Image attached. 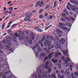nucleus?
Wrapping results in <instances>:
<instances>
[{
	"label": "nucleus",
	"instance_id": "nucleus-48",
	"mask_svg": "<svg viewBox=\"0 0 78 78\" xmlns=\"http://www.w3.org/2000/svg\"><path fill=\"white\" fill-rule=\"evenodd\" d=\"M50 36L49 35H48V34L46 35V37L48 39L46 40H47L48 39H48H49V38H50Z\"/></svg>",
	"mask_w": 78,
	"mask_h": 78
},
{
	"label": "nucleus",
	"instance_id": "nucleus-13",
	"mask_svg": "<svg viewBox=\"0 0 78 78\" xmlns=\"http://www.w3.org/2000/svg\"><path fill=\"white\" fill-rule=\"evenodd\" d=\"M30 37L32 38V40H34V34L31 33L30 34Z\"/></svg>",
	"mask_w": 78,
	"mask_h": 78
},
{
	"label": "nucleus",
	"instance_id": "nucleus-3",
	"mask_svg": "<svg viewBox=\"0 0 78 78\" xmlns=\"http://www.w3.org/2000/svg\"><path fill=\"white\" fill-rule=\"evenodd\" d=\"M53 42L55 44V48L57 49H59L60 50H62V48L60 47H58L59 46V43L58 42L56 41L55 39L53 40Z\"/></svg>",
	"mask_w": 78,
	"mask_h": 78
},
{
	"label": "nucleus",
	"instance_id": "nucleus-27",
	"mask_svg": "<svg viewBox=\"0 0 78 78\" xmlns=\"http://www.w3.org/2000/svg\"><path fill=\"white\" fill-rule=\"evenodd\" d=\"M45 55V54L44 53H42L40 55V56H41L42 57H44Z\"/></svg>",
	"mask_w": 78,
	"mask_h": 78
},
{
	"label": "nucleus",
	"instance_id": "nucleus-33",
	"mask_svg": "<svg viewBox=\"0 0 78 78\" xmlns=\"http://www.w3.org/2000/svg\"><path fill=\"white\" fill-rule=\"evenodd\" d=\"M45 36L44 35L43 36V37L42 38V41H45Z\"/></svg>",
	"mask_w": 78,
	"mask_h": 78
},
{
	"label": "nucleus",
	"instance_id": "nucleus-47",
	"mask_svg": "<svg viewBox=\"0 0 78 78\" xmlns=\"http://www.w3.org/2000/svg\"><path fill=\"white\" fill-rule=\"evenodd\" d=\"M58 69H61V64H59L58 65Z\"/></svg>",
	"mask_w": 78,
	"mask_h": 78
},
{
	"label": "nucleus",
	"instance_id": "nucleus-51",
	"mask_svg": "<svg viewBox=\"0 0 78 78\" xmlns=\"http://www.w3.org/2000/svg\"><path fill=\"white\" fill-rule=\"evenodd\" d=\"M52 76H53V78H56V76L54 74H52Z\"/></svg>",
	"mask_w": 78,
	"mask_h": 78
},
{
	"label": "nucleus",
	"instance_id": "nucleus-9",
	"mask_svg": "<svg viewBox=\"0 0 78 78\" xmlns=\"http://www.w3.org/2000/svg\"><path fill=\"white\" fill-rule=\"evenodd\" d=\"M56 32L58 34H61L63 33V32L60 30L59 29H56Z\"/></svg>",
	"mask_w": 78,
	"mask_h": 78
},
{
	"label": "nucleus",
	"instance_id": "nucleus-59",
	"mask_svg": "<svg viewBox=\"0 0 78 78\" xmlns=\"http://www.w3.org/2000/svg\"><path fill=\"white\" fill-rule=\"evenodd\" d=\"M48 77L49 78H53V77L52 76L50 75H48Z\"/></svg>",
	"mask_w": 78,
	"mask_h": 78
},
{
	"label": "nucleus",
	"instance_id": "nucleus-20",
	"mask_svg": "<svg viewBox=\"0 0 78 78\" xmlns=\"http://www.w3.org/2000/svg\"><path fill=\"white\" fill-rule=\"evenodd\" d=\"M30 16H27V17H25L24 19V20H25V21H27V20H28V19H30Z\"/></svg>",
	"mask_w": 78,
	"mask_h": 78
},
{
	"label": "nucleus",
	"instance_id": "nucleus-54",
	"mask_svg": "<svg viewBox=\"0 0 78 78\" xmlns=\"http://www.w3.org/2000/svg\"><path fill=\"white\" fill-rule=\"evenodd\" d=\"M15 36H16V37H18V34H17V33H15Z\"/></svg>",
	"mask_w": 78,
	"mask_h": 78
},
{
	"label": "nucleus",
	"instance_id": "nucleus-55",
	"mask_svg": "<svg viewBox=\"0 0 78 78\" xmlns=\"http://www.w3.org/2000/svg\"><path fill=\"white\" fill-rule=\"evenodd\" d=\"M12 32V30H9L8 31L7 33H11Z\"/></svg>",
	"mask_w": 78,
	"mask_h": 78
},
{
	"label": "nucleus",
	"instance_id": "nucleus-8",
	"mask_svg": "<svg viewBox=\"0 0 78 78\" xmlns=\"http://www.w3.org/2000/svg\"><path fill=\"white\" fill-rule=\"evenodd\" d=\"M70 2H71V3H73L74 4H75V5H78V2H77V1H76V0H70Z\"/></svg>",
	"mask_w": 78,
	"mask_h": 78
},
{
	"label": "nucleus",
	"instance_id": "nucleus-4",
	"mask_svg": "<svg viewBox=\"0 0 78 78\" xmlns=\"http://www.w3.org/2000/svg\"><path fill=\"white\" fill-rule=\"evenodd\" d=\"M45 41L46 42H45L44 43V46H47V45L48 43V45L49 47H50L51 46V41H49V40H46Z\"/></svg>",
	"mask_w": 78,
	"mask_h": 78
},
{
	"label": "nucleus",
	"instance_id": "nucleus-29",
	"mask_svg": "<svg viewBox=\"0 0 78 78\" xmlns=\"http://www.w3.org/2000/svg\"><path fill=\"white\" fill-rule=\"evenodd\" d=\"M9 73H11V71H9L5 72L4 73V75H7V74H8Z\"/></svg>",
	"mask_w": 78,
	"mask_h": 78
},
{
	"label": "nucleus",
	"instance_id": "nucleus-49",
	"mask_svg": "<svg viewBox=\"0 0 78 78\" xmlns=\"http://www.w3.org/2000/svg\"><path fill=\"white\" fill-rule=\"evenodd\" d=\"M43 11H44V10L42 9H41L40 10L39 12V13H41V12H43Z\"/></svg>",
	"mask_w": 78,
	"mask_h": 78
},
{
	"label": "nucleus",
	"instance_id": "nucleus-26",
	"mask_svg": "<svg viewBox=\"0 0 78 78\" xmlns=\"http://www.w3.org/2000/svg\"><path fill=\"white\" fill-rule=\"evenodd\" d=\"M52 62H53L54 63H56L58 62V60H55L54 59H52L51 60Z\"/></svg>",
	"mask_w": 78,
	"mask_h": 78
},
{
	"label": "nucleus",
	"instance_id": "nucleus-28",
	"mask_svg": "<svg viewBox=\"0 0 78 78\" xmlns=\"http://www.w3.org/2000/svg\"><path fill=\"white\" fill-rule=\"evenodd\" d=\"M5 23H3L2 24V30H3L4 29V28H5Z\"/></svg>",
	"mask_w": 78,
	"mask_h": 78
},
{
	"label": "nucleus",
	"instance_id": "nucleus-39",
	"mask_svg": "<svg viewBox=\"0 0 78 78\" xmlns=\"http://www.w3.org/2000/svg\"><path fill=\"white\" fill-rule=\"evenodd\" d=\"M13 7H10L9 8V10L10 11H13Z\"/></svg>",
	"mask_w": 78,
	"mask_h": 78
},
{
	"label": "nucleus",
	"instance_id": "nucleus-6",
	"mask_svg": "<svg viewBox=\"0 0 78 78\" xmlns=\"http://www.w3.org/2000/svg\"><path fill=\"white\" fill-rule=\"evenodd\" d=\"M68 5H69V6H70L71 7L72 11H75V6H73L72 5L70 4V2H68Z\"/></svg>",
	"mask_w": 78,
	"mask_h": 78
},
{
	"label": "nucleus",
	"instance_id": "nucleus-19",
	"mask_svg": "<svg viewBox=\"0 0 78 78\" xmlns=\"http://www.w3.org/2000/svg\"><path fill=\"white\" fill-rule=\"evenodd\" d=\"M63 11L65 13H66L67 16H69V13H68V11L66 10V9H64Z\"/></svg>",
	"mask_w": 78,
	"mask_h": 78
},
{
	"label": "nucleus",
	"instance_id": "nucleus-45",
	"mask_svg": "<svg viewBox=\"0 0 78 78\" xmlns=\"http://www.w3.org/2000/svg\"><path fill=\"white\" fill-rule=\"evenodd\" d=\"M65 16H66V14L64 13H62V17H65Z\"/></svg>",
	"mask_w": 78,
	"mask_h": 78
},
{
	"label": "nucleus",
	"instance_id": "nucleus-63",
	"mask_svg": "<svg viewBox=\"0 0 78 78\" xmlns=\"http://www.w3.org/2000/svg\"><path fill=\"white\" fill-rule=\"evenodd\" d=\"M43 17H44V16L42 15H40V19H42L43 18Z\"/></svg>",
	"mask_w": 78,
	"mask_h": 78
},
{
	"label": "nucleus",
	"instance_id": "nucleus-35",
	"mask_svg": "<svg viewBox=\"0 0 78 78\" xmlns=\"http://www.w3.org/2000/svg\"><path fill=\"white\" fill-rule=\"evenodd\" d=\"M70 18L72 20H73V21H74V22L75 21V19L73 18V17L72 16H70Z\"/></svg>",
	"mask_w": 78,
	"mask_h": 78
},
{
	"label": "nucleus",
	"instance_id": "nucleus-64",
	"mask_svg": "<svg viewBox=\"0 0 78 78\" xmlns=\"http://www.w3.org/2000/svg\"><path fill=\"white\" fill-rule=\"evenodd\" d=\"M3 75V73L0 72V76H2Z\"/></svg>",
	"mask_w": 78,
	"mask_h": 78
},
{
	"label": "nucleus",
	"instance_id": "nucleus-7",
	"mask_svg": "<svg viewBox=\"0 0 78 78\" xmlns=\"http://www.w3.org/2000/svg\"><path fill=\"white\" fill-rule=\"evenodd\" d=\"M6 47L7 48V49L9 50V51H11V53H12V52H13V51H14V50H13V49L9 47V46L6 45Z\"/></svg>",
	"mask_w": 78,
	"mask_h": 78
},
{
	"label": "nucleus",
	"instance_id": "nucleus-12",
	"mask_svg": "<svg viewBox=\"0 0 78 78\" xmlns=\"http://www.w3.org/2000/svg\"><path fill=\"white\" fill-rule=\"evenodd\" d=\"M61 55V52H59L58 53L56 52L55 53V57H58V56H60V55Z\"/></svg>",
	"mask_w": 78,
	"mask_h": 78
},
{
	"label": "nucleus",
	"instance_id": "nucleus-5",
	"mask_svg": "<svg viewBox=\"0 0 78 78\" xmlns=\"http://www.w3.org/2000/svg\"><path fill=\"white\" fill-rule=\"evenodd\" d=\"M44 4V1H42L41 2H40V1H38L37 2V3L36 4V5H35V7L36 8H37V7H38L39 6V5L40 7H41V6L43 5V4Z\"/></svg>",
	"mask_w": 78,
	"mask_h": 78
},
{
	"label": "nucleus",
	"instance_id": "nucleus-56",
	"mask_svg": "<svg viewBox=\"0 0 78 78\" xmlns=\"http://www.w3.org/2000/svg\"><path fill=\"white\" fill-rule=\"evenodd\" d=\"M61 73L62 74H63V73H64V70L62 69L61 70Z\"/></svg>",
	"mask_w": 78,
	"mask_h": 78
},
{
	"label": "nucleus",
	"instance_id": "nucleus-18",
	"mask_svg": "<svg viewBox=\"0 0 78 78\" xmlns=\"http://www.w3.org/2000/svg\"><path fill=\"white\" fill-rule=\"evenodd\" d=\"M21 36L22 37L23 39H24L25 38V34H21Z\"/></svg>",
	"mask_w": 78,
	"mask_h": 78
},
{
	"label": "nucleus",
	"instance_id": "nucleus-31",
	"mask_svg": "<svg viewBox=\"0 0 78 78\" xmlns=\"http://www.w3.org/2000/svg\"><path fill=\"white\" fill-rule=\"evenodd\" d=\"M58 78H63L61 75V74L59 73L58 75Z\"/></svg>",
	"mask_w": 78,
	"mask_h": 78
},
{
	"label": "nucleus",
	"instance_id": "nucleus-46",
	"mask_svg": "<svg viewBox=\"0 0 78 78\" xmlns=\"http://www.w3.org/2000/svg\"><path fill=\"white\" fill-rule=\"evenodd\" d=\"M39 44H40L41 45V47H42V48L43 47H44V44H42L41 43V42H39Z\"/></svg>",
	"mask_w": 78,
	"mask_h": 78
},
{
	"label": "nucleus",
	"instance_id": "nucleus-30",
	"mask_svg": "<svg viewBox=\"0 0 78 78\" xmlns=\"http://www.w3.org/2000/svg\"><path fill=\"white\" fill-rule=\"evenodd\" d=\"M49 39H50V40H53H53H54V39H55V41H56V39H55V38H54L53 39V36H51V37H49Z\"/></svg>",
	"mask_w": 78,
	"mask_h": 78
},
{
	"label": "nucleus",
	"instance_id": "nucleus-42",
	"mask_svg": "<svg viewBox=\"0 0 78 78\" xmlns=\"http://www.w3.org/2000/svg\"><path fill=\"white\" fill-rule=\"evenodd\" d=\"M28 42V38H26L25 40V43H27Z\"/></svg>",
	"mask_w": 78,
	"mask_h": 78
},
{
	"label": "nucleus",
	"instance_id": "nucleus-1",
	"mask_svg": "<svg viewBox=\"0 0 78 78\" xmlns=\"http://www.w3.org/2000/svg\"><path fill=\"white\" fill-rule=\"evenodd\" d=\"M39 72H36V73H34L33 75H31V77L33 78H44V76L46 78H48L47 75H45L46 74H47L48 71H47L46 73L44 71H42L41 69L39 70Z\"/></svg>",
	"mask_w": 78,
	"mask_h": 78
},
{
	"label": "nucleus",
	"instance_id": "nucleus-52",
	"mask_svg": "<svg viewBox=\"0 0 78 78\" xmlns=\"http://www.w3.org/2000/svg\"><path fill=\"white\" fill-rule=\"evenodd\" d=\"M19 40H20V41H21L22 37H21V36H20V35H19Z\"/></svg>",
	"mask_w": 78,
	"mask_h": 78
},
{
	"label": "nucleus",
	"instance_id": "nucleus-17",
	"mask_svg": "<svg viewBox=\"0 0 78 78\" xmlns=\"http://www.w3.org/2000/svg\"><path fill=\"white\" fill-rule=\"evenodd\" d=\"M66 25H68V26H69V27H70V28H71V27H72V24L69 23V22H66Z\"/></svg>",
	"mask_w": 78,
	"mask_h": 78
},
{
	"label": "nucleus",
	"instance_id": "nucleus-37",
	"mask_svg": "<svg viewBox=\"0 0 78 78\" xmlns=\"http://www.w3.org/2000/svg\"><path fill=\"white\" fill-rule=\"evenodd\" d=\"M17 24H15L13 25L12 27H11V28H13V27H17Z\"/></svg>",
	"mask_w": 78,
	"mask_h": 78
},
{
	"label": "nucleus",
	"instance_id": "nucleus-16",
	"mask_svg": "<svg viewBox=\"0 0 78 78\" xmlns=\"http://www.w3.org/2000/svg\"><path fill=\"white\" fill-rule=\"evenodd\" d=\"M6 60L4 59L3 57H0V62H3V61H6Z\"/></svg>",
	"mask_w": 78,
	"mask_h": 78
},
{
	"label": "nucleus",
	"instance_id": "nucleus-21",
	"mask_svg": "<svg viewBox=\"0 0 78 78\" xmlns=\"http://www.w3.org/2000/svg\"><path fill=\"white\" fill-rule=\"evenodd\" d=\"M60 20L62 21V22H66V20L62 18H61Z\"/></svg>",
	"mask_w": 78,
	"mask_h": 78
},
{
	"label": "nucleus",
	"instance_id": "nucleus-24",
	"mask_svg": "<svg viewBox=\"0 0 78 78\" xmlns=\"http://www.w3.org/2000/svg\"><path fill=\"white\" fill-rule=\"evenodd\" d=\"M65 19L66 20H67V21H68V22H70V19H69V18L67 17H65Z\"/></svg>",
	"mask_w": 78,
	"mask_h": 78
},
{
	"label": "nucleus",
	"instance_id": "nucleus-60",
	"mask_svg": "<svg viewBox=\"0 0 78 78\" xmlns=\"http://www.w3.org/2000/svg\"><path fill=\"white\" fill-rule=\"evenodd\" d=\"M70 73L69 72H68L67 73V76H70Z\"/></svg>",
	"mask_w": 78,
	"mask_h": 78
},
{
	"label": "nucleus",
	"instance_id": "nucleus-41",
	"mask_svg": "<svg viewBox=\"0 0 78 78\" xmlns=\"http://www.w3.org/2000/svg\"><path fill=\"white\" fill-rule=\"evenodd\" d=\"M74 75H76V76H78V72H75L74 73Z\"/></svg>",
	"mask_w": 78,
	"mask_h": 78
},
{
	"label": "nucleus",
	"instance_id": "nucleus-10",
	"mask_svg": "<svg viewBox=\"0 0 78 78\" xmlns=\"http://www.w3.org/2000/svg\"><path fill=\"white\" fill-rule=\"evenodd\" d=\"M59 27L62 29V27H65L66 26V25L65 24L62 23H59Z\"/></svg>",
	"mask_w": 78,
	"mask_h": 78
},
{
	"label": "nucleus",
	"instance_id": "nucleus-44",
	"mask_svg": "<svg viewBox=\"0 0 78 78\" xmlns=\"http://www.w3.org/2000/svg\"><path fill=\"white\" fill-rule=\"evenodd\" d=\"M74 8H75L74 10H72V11H73L75 12V10H76V11H78V9L76 8V6H75V7H74Z\"/></svg>",
	"mask_w": 78,
	"mask_h": 78
},
{
	"label": "nucleus",
	"instance_id": "nucleus-34",
	"mask_svg": "<svg viewBox=\"0 0 78 78\" xmlns=\"http://www.w3.org/2000/svg\"><path fill=\"white\" fill-rule=\"evenodd\" d=\"M62 29L64 30H67L68 29V28L67 27H63Z\"/></svg>",
	"mask_w": 78,
	"mask_h": 78
},
{
	"label": "nucleus",
	"instance_id": "nucleus-14",
	"mask_svg": "<svg viewBox=\"0 0 78 78\" xmlns=\"http://www.w3.org/2000/svg\"><path fill=\"white\" fill-rule=\"evenodd\" d=\"M62 52L63 53L64 55H66L67 53H69V52L68 51L66 50L65 51H64V50H62Z\"/></svg>",
	"mask_w": 78,
	"mask_h": 78
},
{
	"label": "nucleus",
	"instance_id": "nucleus-58",
	"mask_svg": "<svg viewBox=\"0 0 78 78\" xmlns=\"http://www.w3.org/2000/svg\"><path fill=\"white\" fill-rule=\"evenodd\" d=\"M49 7V5H46V6L45 7V9H48V8Z\"/></svg>",
	"mask_w": 78,
	"mask_h": 78
},
{
	"label": "nucleus",
	"instance_id": "nucleus-38",
	"mask_svg": "<svg viewBox=\"0 0 78 78\" xmlns=\"http://www.w3.org/2000/svg\"><path fill=\"white\" fill-rule=\"evenodd\" d=\"M61 40H62V44H64V43H63V42H65V40L64 39V38H61Z\"/></svg>",
	"mask_w": 78,
	"mask_h": 78
},
{
	"label": "nucleus",
	"instance_id": "nucleus-57",
	"mask_svg": "<svg viewBox=\"0 0 78 78\" xmlns=\"http://www.w3.org/2000/svg\"><path fill=\"white\" fill-rule=\"evenodd\" d=\"M13 40L14 42H16V37L13 38Z\"/></svg>",
	"mask_w": 78,
	"mask_h": 78
},
{
	"label": "nucleus",
	"instance_id": "nucleus-25",
	"mask_svg": "<svg viewBox=\"0 0 78 78\" xmlns=\"http://www.w3.org/2000/svg\"><path fill=\"white\" fill-rule=\"evenodd\" d=\"M52 18H53V16L52 15H51L50 17V18H49V17H47V19H48L47 20H49L50 19H52Z\"/></svg>",
	"mask_w": 78,
	"mask_h": 78
},
{
	"label": "nucleus",
	"instance_id": "nucleus-22",
	"mask_svg": "<svg viewBox=\"0 0 78 78\" xmlns=\"http://www.w3.org/2000/svg\"><path fill=\"white\" fill-rule=\"evenodd\" d=\"M54 55V53L53 52H51V54H49V58H51V55Z\"/></svg>",
	"mask_w": 78,
	"mask_h": 78
},
{
	"label": "nucleus",
	"instance_id": "nucleus-43",
	"mask_svg": "<svg viewBox=\"0 0 78 78\" xmlns=\"http://www.w3.org/2000/svg\"><path fill=\"white\" fill-rule=\"evenodd\" d=\"M9 12V11H6L4 13V14H3V15H5V14H8Z\"/></svg>",
	"mask_w": 78,
	"mask_h": 78
},
{
	"label": "nucleus",
	"instance_id": "nucleus-62",
	"mask_svg": "<svg viewBox=\"0 0 78 78\" xmlns=\"http://www.w3.org/2000/svg\"><path fill=\"white\" fill-rule=\"evenodd\" d=\"M29 42V44H32V43L33 42V41L32 40H30Z\"/></svg>",
	"mask_w": 78,
	"mask_h": 78
},
{
	"label": "nucleus",
	"instance_id": "nucleus-36",
	"mask_svg": "<svg viewBox=\"0 0 78 78\" xmlns=\"http://www.w3.org/2000/svg\"><path fill=\"white\" fill-rule=\"evenodd\" d=\"M66 8L68 9V10H69V11H70L71 9H70V6L69 5L67 6Z\"/></svg>",
	"mask_w": 78,
	"mask_h": 78
},
{
	"label": "nucleus",
	"instance_id": "nucleus-15",
	"mask_svg": "<svg viewBox=\"0 0 78 78\" xmlns=\"http://www.w3.org/2000/svg\"><path fill=\"white\" fill-rule=\"evenodd\" d=\"M55 38L57 41H58L61 44H62V41L61 40H59V37L57 36H55Z\"/></svg>",
	"mask_w": 78,
	"mask_h": 78
},
{
	"label": "nucleus",
	"instance_id": "nucleus-61",
	"mask_svg": "<svg viewBox=\"0 0 78 78\" xmlns=\"http://www.w3.org/2000/svg\"><path fill=\"white\" fill-rule=\"evenodd\" d=\"M3 49V46L2 44H0V49Z\"/></svg>",
	"mask_w": 78,
	"mask_h": 78
},
{
	"label": "nucleus",
	"instance_id": "nucleus-53",
	"mask_svg": "<svg viewBox=\"0 0 78 78\" xmlns=\"http://www.w3.org/2000/svg\"><path fill=\"white\" fill-rule=\"evenodd\" d=\"M50 26H49L46 27V28L45 29V30H48V28H50Z\"/></svg>",
	"mask_w": 78,
	"mask_h": 78
},
{
	"label": "nucleus",
	"instance_id": "nucleus-11",
	"mask_svg": "<svg viewBox=\"0 0 78 78\" xmlns=\"http://www.w3.org/2000/svg\"><path fill=\"white\" fill-rule=\"evenodd\" d=\"M49 64V62L48 61H47L46 62L45 65V68L46 69H48V65Z\"/></svg>",
	"mask_w": 78,
	"mask_h": 78
},
{
	"label": "nucleus",
	"instance_id": "nucleus-50",
	"mask_svg": "<svg viewBox=\"0 0 78 78\" xmlns=\"http://www.w3.org/2000/svg\"><path fill=\"white\" fill-rule=\"evenodd\" d=\"M66 59H67L68 61H70V59L69 58V57H67L66 58ZM70 62H71V61H70Z\"/></svg>",
	"mask_w": 78,
	"mask_h": 78
},
{
	"label": "nucleus",
	"instance_id": "nucleus-23",
	"mask_svg": "<svg viewBox=\"0 0 78 78\" xmlns=\"http://www.w3.org/2000/svg\"><path fill=\"white\" fill-rule=\"evenodd\" d=\"M7 43L9 45H12V43H11L10 41L8 40H7Z\"/></svg>",
	"mask_w": 78,
	"mask_h": 78
},
{
	"label": "nucleus",
	"instance_id": "nucleus-32",
	"mask_svg": "<svg viewBox=\"0 0 78 78\" xmlns=\"http://www.w3.org/2000/svg\"><path fill=\"white\" fill-rule=\"evenodd\" d=\"M57 2H55L54 3V4L53 8H56V6L57 5Z\"/></svg>",
	"mask_w": 78,
	"mask_h": 78
},
{
	"label": "nucleus",
	"instance_id": "nucleus-40",
	"mask_svg": "<svg viewBox=\"0 0 78 78\" xmlns=\"http://www.w3.org/2000/svg\"><path fill=\"white\" fill-rule=\"evenodd\" d=\"M48 70L49 73H51V69L50 68H49L48 69Z\"/></svg>",
	"mask_w": 78,
	"mask_h": 78
},
{
	"label": "nucleus",
	"instance_id": "nucleus-2",
	"mask_svg": "<svg viewBox=\"0 0 78 78\" xmlns=\"http://www.w3.org/2000/svg\"><path fill=\"white\" fill-rule=\"evenodd\" d=\"M36 48H37L38 49V51H41L42 50L41 49V47H40V46L39 45V43H37L35 46H34L33 48V50L34 51V53L35 54L36 57H37L38 56H39V53L38 52H37L36 53V51H34V49Z\"/></svg>",
	"mask_w": 78,
	"mask_h": 78
}]
</instances>
